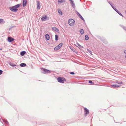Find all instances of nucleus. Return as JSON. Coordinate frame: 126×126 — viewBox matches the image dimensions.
I'll return each mask as SVG.
<instances>
[{
	"instance_id": "1",
	"label": "nucleus",
	"mask_w": 126,
	"mask_h": 126,
	"mask_svg": "<svg viewBox=\"0 0 126 126\" xmlns=\"http://www.w3.org/2000/svg\"><path fill=\"white\" fill-rule=\"evenodd\" d=\"M68 23L71 26H73L75 23V21L73 19H70L68 20Z\"/></svg>"
},
{
	"instance_id": "2",
	"label": "nucleus",
	"mask_w": 126,
	"mask_h": 126,
	"mask_svg": "<svg viewBox=\"0 0 126 126\" xmlns=\"http://www.w3.org/2000/svg\"><path fill=\"white\" fill-rule=\"evenodd\" d=\"M58 81L61 83H63L64 82L66 81L65 79L64 78L59 77L57 78Z\"/></svg>"
},
{
	"instance_id": "3",
	"label": "nucleus",
	"mask_w": 126,
	"mask_h": 126,
	"mask_svg": "<svg viewBox=\"0 0 126 126\" xmlns=\"http://www.w3.org/2000/svg\"><path fill=\"white\" fill-rule=\"evenodd\" d=\"M49 18L45 15L43 16L41 18V20L43 21H44L49 19Z\"/></svg>"
},
{
	"instance_id": "4",
	"label": "nucleus",
	"mask_w": 126,
	"mask_h": 126,
	"mask_svg": "<svg viewBox=\"0 0 126 126\" xmlns=\"http://www.w3.org/2000/svg\"><path fill=\"white\" fill-rule=\"evenodd\" d=\"M41 69L43 71L44 73H50V71L45 68H42Z\"/></svg>"
},
{
	"instance_id": "5",
	"label": "nucleus",
	"mask_w": 126,
	"mask_h": 126,
	"mask_svg": "<svg viewBox=\"0 0 126 126\" xmlns=\"http://www.w3.org/2000/svg\"><path fill=\"white\" fill-rule=\"evenodd\" d=\"M62 45V43H60L57 46L54 48V50H58L61 47Z\"/></svg>"
},
{
	"instance_id": "6",
	"label": "nucleus",
	"mask_w": 126,
	"mask_h": 126,
	"mask_svg": "<svg viewBox=\"0 0 126 126\" xmlns=\"http://www.w3.org/2000/svg\"><path fill=\"white\" fill-rule=\"evenodd\" d=\"M10 9L11 11L13 12H16L18 10V9L15 8L14 6L10 7Z\"/></svg>"
},
{
	"instance_id": "7",
	"label": "nucleus",
	"mask_w": 126,
	"mask_h": 126,
	"mask_svg": "<svg viewBox=\"0 0 126 126\" xmlns=\"http://www.w3.org/2000/svg\"><path fill=\"white\" fill-rule=\"evenodd\" d=\"M84 109L85 110V116H86L87 114H89V110L86 108H84Z\"/></svg>"
},
{
	"instance_id": "8",
	"label": "nucleus",
	"mask_w": 126,
	"mask_h": 126,
	"mask_svg": "<svg viewBox=\"0 0 126 126\" xmlns=\"http://www.w3.org/2000/svg\"><path fill=\"white\" fill-rule=\"evenodd\" d=\"M37 7L38 9H40V2L39 1H37Z\"/></svg>"
},
{
	"instance_id": "9",
	"label": "nucleus",
	"mask_w": 126,
	"mask_h": 126,
	"mask_svg": "<svg viewBox=\"0 0 126 126\" xmlns=\"http://www.w3.org/2000/svg\"><path fill=\"white\" fill-rule=\"evenodd\" d=\"M8 41L9 42H11L14 40V39L11 37H9L7 39Z\"/></svg>"
},
{
	"instance_id": "10",
	"label": "nucleus",
	"mask_w": 126,
	"mask_h": 126,
	"mask_svg": "<svg viewBox=\"0 0 126 126\" xmlns=\"http://www.w3.org/2000/svg\"><path fill=\"white\" fill-rule=\"evenodd\" d=\"M27 2L26 0H23V6L24 7L26 5Z\"/></svg>"
},
{
	"instance_id": "11",
	"label": "nucleus",
	"mask_w": 126,
	"mask_h": 126,
	"mask_svg": "<svg viewBox=\"0 0 126 126\" xmlns=\"http://www.w3.org/2000/svg\"><path fill=\"white\" fill-rule=\"evenodd\" d=\"M115 83L119 84H123V82L122 81H119L118 80H116L115 82Z\"/></svg>"
},
{
	"instance_id": "12",
	"label": "nucleus",
	"mask_w": 126,
	"mask_h": 126,
	"mask_svg": "<svg viewBox=\"0 0 126 126\" xmlns=\"http://www.w3.org/2000/svg\"><path fill=\"white\" fill-rule=\"evenodd\" d=\"M52 29L53 30L56 32H58V31H59V30L57 28L55 27H52Z\"/></svg>"
},
{
	"instance_id": "13",
	"label": "nucleus",
	"mask_w": 126,
	"mask_h": 126,
	"mask_svg": "<svg viewBox=\"0 0 126 126\" xmlns=\"http://www.w3.org/2000/svg\"><path fill=\"white\" fill-rule=\"evenodd\" d=\"M46 38V39L48 40H49V39L50 37L49 35L48 34H46L45 35Z\"/></svg>"
},
{
	"instance_id": "14",
	"label": "nucleus",
	"mask_w": 126,
	"mask_h": 126,
	"mask_svg": "<svg viewBox=\"0 0 126 126\" xmlns=\"http://www.w3.org/2000/svg\"><path fill=\"white\" fill-rule=\"evenodd\" d=\"M26 53V52L25 51H23L20 53V55L22 56H23Z\"/></svg>"
},
{
	"instance_id": "15",
	"label": "nucleus",
	"mask_w": 126,
	"mask_h": 126,
	"mask_svg": "<svg viewBox=\"0 0 126 126\" xmlns=\"http://www.w3.org/2000/svg\"><path fill=\"white\" fill-rule=\"evenodd\" d=\"M65 0H58V2L60 3L64 2H65Z\"/></svg>"
},
{
	"instance_id": "16",
	"label": "nucleus",
	"mask_w": 126,
	"mask_h": 126,
	"mask_svg": "<svg viewBox=\"0 0 126 126\" xmlns=\"http://www.w3.org/2000/svg\"><path fill=\"white\" fill-rule=\"evenodd\" d=\"M58 11L59 14L60 15H62V12L61 10L60 9H58Z\"/></svg>"
},
{
	"instance_id": "17",
	"label": "nucleus",
	"mask_w": 126,
	"mask_h": 126,
	"mask_svg": "<svg viewBox=\"0 0 126 126\" xmlns=\"http://www.w3.org/2000/svg\"><path fill=\"white\" fill-rule=\"evenodd\" d=\"M26 66V64L24 63H22L20 64V66L21 67H25Z\"/></svg>"
},
{
	"instance_id": "18",
	"label": "nucleus",
	"mask_w": 126,
	"mask_h": 126,
	"mask_svg": "<svg viewBox=\"0 0 126 126\" xmlns=\"http://www.w3.org/2000/svg\"><path fill=\"white\" fill-rule=\"evenodd\" d=\"M20 5L21 4H18L15 6H14L15 8H17L19 7L20 6Z\"/></svg>"
},
{
	"instance_id": "19",
	"label": "nucleus",
	"mask_w": 126,
	"mask_h": 126,
	"mask_svg": "<svg viewBox=\"0 0 126 126\" xmlns=\"http://www.w3.org/2000/svg\"><path fill=\"white\" fill-rule=\"evenodd\" d=\"M80 33L81 34H83L84 33V31L83 30L81 29L80 31Z\"/></svg>"
},
{
	"instance_id": "20",
	"label": "nucleus",
	"mask_w": 126,
	"mask_h": 126,
	"mask_svg": "<svg viewBox=\"0 0 126 126\" xmlns=\"http://www.w3.org/2000/svg\"><path fill=\"white\" fill-rule=\"evenodd\" d=\"M111 86L114 87H119L120 86L119 85L117 84L112 85Z\"/></svg>"
},
{
	"instance_id": "21",
	"label": "nucleus",
	"mask_w": 126,
	"mask_h": 126,
	"mask_svg": "<svg viewBox=\"0 0 126 126\" xmlns=\"http://www.w3.org/2000/svg\"><path fill=\"white\" fill-rule=\"evenodd\" d=\"M58 39V36L56 34L55 35V40L57 41Z\"/></svg>"
},
{
	"instance_id": "22",
	"label": "nucleus",
	"mask_w": 126,
	"mask_h": 126,
	"mask_svg": "<svg viewBox=\"0 0 126 126\" xmlns=\"http://www.w3.org/2000/svg\"><path fill=\"white\" fill-rule=\"evenodd\" d=\"M85 38L86 40H87L89 39V37L88 35H86L85 36Z\"/></svg>"
},
{
	"instance_id": "23",
	"label": "nucleus",
	"mask_w": 126,
	"mask_h": 126,
	"mask_svg": "<svg viewBox=\"0 0 126 126\" xmlns=\"http://www.w3.org/2000/svg\"><path fill=\"white\" fill-rule=\"evenodd\" d=\"M1 22H3L4 23L5 22L3 20V19H0V23Z\"/></svg>"
},
{
	"instance_id": "24",
	"label": "nucleus",
	"mask_w": 126,
	"mask_h": 126,
	"mask_svg": "<svg viewBox=\"0 0 126 126\" xmlns=\"http://www.w3.org/2000/svg\"><path fill=\"white\" fill-rule=\"evenodd\" d=\"M115 10L121 16H122V14H121V13L120 12H118V11L117 10V11L116 10Z\"/></svg>"
},
{
	"instance_id": "25",
	"label": "nucleus",
	"mask_w": 126,
	"mask_h": 126,
	"mask_svg": "<svg viewBox=\"0 0 126 126\" xmlns=\"http://www.w3.org/2000/svg\"><path fill=\"white\" fill-rule=\"evenodd\" d=\"M89 82L90 83H93V84H94V83L91 80H89Z\"/></svg>"
},
{
	"instance_id": "26",
	"label": "nucleus",
	"mask_w": 126,
	"mask_h": 126,
	"mask_svg": "<svg viewBox=\"0 0 126 126\" xmlns=\"http://www.w3.org/2000/svg\"><path fill=\"white\" fill-rule=\"evenodd\" d=\"M79 17L81 18L82 20H84V18H83V17H82V16L81 15Z\"/></svg>"
},
{
	"instance_id": "27",
	"label": "nucleus",
	"mask_w": 126,
	"mask_h": 126,
	"mask_svg": "<svg viewBox=\"0 0 126 126\" xmlns=\"http://www.w3.org/2000/svg\"><path fill=\"white\" fill-rule=\"evenodd\" d=\"M2 71L1 70H0V75H1L2 74Z\"/></svg>"
},
{
	"instance_id": "28",
	"label": "nucleus",
	"mask_w": 126,
	"mask_h": 126,
	"mask_svg": "<svg viewBox=\"0 0 126 126\" xmlns=\"http://www.w3.org/2000/svg\"><path fill=\"white\" fill-rule=\"evenodd\" d=\"M77 44L79 47H82V46L80 45L79 44L77 43Z\"/></svg>"
},
{
	"instance_id": "29",
	"label": "nucleus",
	"mask_w": 126,
	"mask_h": 126,
	"mask_svg": "<svg viewBox=\"0 0 126 126\" xmlns=\"http://www.w3.org/2000/svg\"><path fill=\"white\" fill-rule=\"evenodd\" d=\"M70 74H71L74 75V72H71L70 73Z\"/></svg>"
},
{
	"instance_id": "30",
	"label": "nucleus",
	"mask_w": 126,
	"mask_h": 126,
	"mask_svg": "<svg viewBox=\"0 0 126 126\" xmlns=\"http://www.w3.org/2000/svg\"><path fill=\"white\" fill-rule=\"evenodd\" d=\"M78 16L79 17L81 15L79 13H78Z\"/></svg>"
},
{
	"instance_id": "31",
	"label": "nucleus",
	"mask_w": 126,
	"mask_h": 126,
	"mask_svg": "<svg viewBox=\"0 0 126 126\" xmlns=\"http://www.w3.org/2000/svg\"><path fill=\"white\" fill-rule=\"evenodd\" d=\"M124 53L126 54V55L125 56V57L126 59V50L124 51Z\"/></svg>"
},
{
	"instance_id": "32",
	"label": "nucleus",
	"mask_w": 126,
	"mask_h": 126,
	"mask_svg": "<svg viewBox=\"0 0 126 126\" xmlns=\"http://www.w3.org/2000/svg\"><path fill=\"white\" fill-rule=\"evenodd\" d=\"M11 66H16V65L15 64H14L13 65H11Z\"/></svg>"
},
{
	"instance_id": "33",
	"label": "nucleus",
	"mask_w": 126,
	"mask_h": 126,
	"mask_svg": "<svg viewBox=\"0 0 126 126\" xmlns=\"http://www.w3.org/2000/svg\"><path fill=\"white\" fill-rule=\"evenodd\" d=\"M87 50H89V49H87Z\"/></svg>"
},
{
	"instance_id": "34",
	"label": "nucleus",
	"mask_w": 126,
	"mask_h": 126,
	"mask_svg": "<svg viewBox=\"0 0 126 126\" xmlns=\"http://www.w3.org/2000/svg\"><path fill=\"white\" fill-rule=\"evenodd\" d=\"M71 49V50H72V49Z\"/></svg>"
},
{
	"instance_id": "35",
	"label": "nucleus",
	"mask_w": 126,
	"mask_h": 126,
	"mask_svg": "<svg viewBox=\"0 0 126 126\" xmlns=\"http://www.w3.org/2000/svg\"><path fill=\"white\" fill-rule=\"evenodd\" d=\"M71 49V50H72V49Z\"/></svg>"
},
{
	"instance_id": "36",
	"label": "nucleus",
	"mask_w": 126,
	"mask_h": 126,
	"mask_svg": "<svg viewBox=\"0 0 126 126\" xmlns=\"http://www.w3.org/2000/svg\"><path fill=\"white\" fill-rule=\"evenodd\" d=\"M70 0L71 1L72 0Z\"/></svg>"
}]
</instances>
